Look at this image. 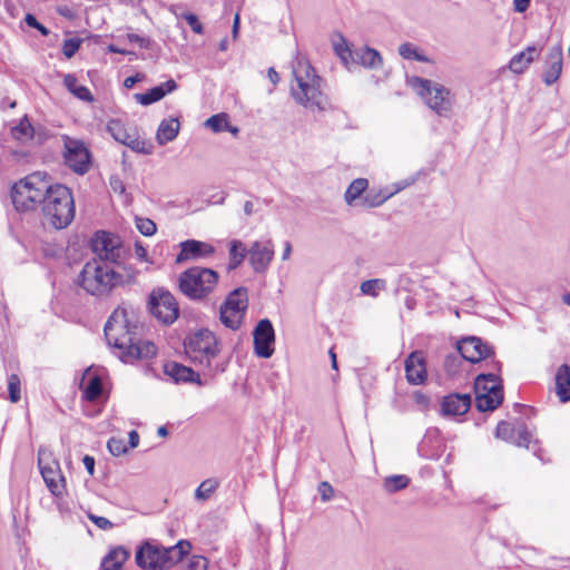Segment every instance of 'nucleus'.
Returning a JSON list of instances; mask_svg holds the SVG:
<instances>
[{
    "instance_id": "1",
    "label": "nucleus",
    "mask_w": 570,
    "mask_h": 570,
    "mask_svg": "<svg viewBox=\"0 0 570 570\" xmlns=\"http://www.w3.org/2000/svg\"><path fill=\"white\" fill-rule=\"evenodd\" d=\"M137 330L127 320L125 308L120 307L114 311L105 325L108 344L121 351V360L126 363L149 360L157 355V346L151 341L139 340Z\"/></svg>"
},
{
    "instance_id": "2",
    "label": "nucleus",
    "mask_w": 570,
    "mask_h": 570,
    "mask_svg": "<svg viewBox=\"0 0 570 570\" xmlns=\"http://www.w3.org/2000/svg\"><path fill=\"white\" fill-rule=\"evenodd\" d=\"M50 177L40 171L31 173L14 181L10 188V197L14 209L30 213L41 207L51 186Z\"/></svg>"
},
{
    "instance_id": "3",
    "label": "nucleus",
    "mask_w": 570,
    "mask_h": 570,
    "mask_svg": "<svg viewBox=\"0 0 570 570\" xmlns=\"http://www.w3.org/2000/svg\"><path fill=\"white\" fill-rule=\"evenodd\" d=\"M293 75L296 82L291 88L293 98L305 108L324 110L326 97L321 90V78L309 61L297 59L293 66Z\"/></svg>"
},
{
    "instance_id": "4",
    "label": "nucleus",
    "mask_w": 570,
    "mask_h": 570,
    "mask_svg": "<svg viewBox=\"0 0 570 570\" xmlns=\"http://www.w3.org/2000/svg\"><path fill=\"white\" fill-rule=\"evenodd\" d=\"M190 549L191 544L186 540L168 548L147 541L136 551L135 560L142 570H166L181 561Z\"/></svg>"
},
{
    "instance_id": "5",
    "label": "nucleus",
    "mask_w": 570,
    "mask_h": 570,
    "mask_svg": "<svg viewBox=\"0 0 570 570\" xmlns=\"http://www.w3.org/2000/svg\"><path fill=\"white\" fill-rule=\"evenodd\" d=\"M40 208L42 217L49 226L55 229L67 228L76 214L72 191L67 186L55 183Z\"/></svg>"
},
{
    "instance_id": "6",
    "label": "nucleus",
    "mask_w": 570,
    "mask_h": 570,
    "mask_svg": "<svg viewBox=\"0 0 570 570\" xmlns=\"http://www.w3.org/2000/svg\"><path fill=\"white\" fill-rule=\"evenodd\" d=\"M119 275L116 266L101 259H90L79 274V285L88 294L97 297L109 296L119 287Z\"/></svg>"
},
{
    "instance_id": "7",
    "label": "nucleus",
    "mask_w": 570,
    "mask_h": 570,
    "mask_svg": "<svg viewBox=\"0 0 570 570\" xmlns=\"http://www.w3.org/2000/svg\"><path fill=\"white\" fill-rule=\"evenodd\" d=\"M219 275L216 271L206 267L194 266L179 276V289L190 299H206L218 285Z\"/></svg>"
},
{
    "instance_id": "8",
    "label": "nucleus",
    "mask_w": 570,
    "mask_h": 570,
    "mask_svg": "<svg viewBox=\"0 0 570 570\" xmlns=\"http://www.w3.org/2000/svg\"><path fill=\"white\" fill-rule=\"evenodd\" d=\"M184 347L193 363L209 367L222 352V342L213 331L199 328L185 340Z\"/></svg>"
},
{
    "instance_id": "9",
    "label": "nucleus",
    "mask_w": 570,
    "mask_h": 570,
    "mask_svg": "<svg viewBox=\"0 0 570 570\" xmlns=\"http://www.w3.org/2000/svg\"><path fill=\"white\" fill-rule=\"evenodd\" d=\"M411 86L438 115L446 116L451 111V92L448 88L420 77H413L411 79Z\"/></svg>"
},
{
    "instance_id": "10",
    "label": "nucleus",
    "mask_w": 570,
    "mask_h": 570,
    "mask_svg": "<svg viewBox=\"0 0 570 570\" xmlns=\"http://www.w3.org/2000/svg\"><path fill=\"white\" fill-rule=\"evenodd\" d=\"M475 406L479 411H493L503 401L501 379L495 374H480L474 381Z\"/></svg>"
},
{
    "instance_id": "11",
    "label": "nucleus",
    "mask_w": 570,
    "mask_h": 570,
    "mask_svg": "<svg viewBox=\"0 0 570 570\" xmlns=\"http://www.w3.org/2000/svg\"><path fill=\"white\" fill-rule=\"evenodd\" d=\"M107 130L118 142L129 147L136 153L149 155L153 153L154 145L140 136L136 125L125 121L120 118H112L107 124Z\"/></svg>"
},
{
    "instance_id": "12",
    "label": "nucleus",
    "mask_w": 570,
    "mask_h": 570,
    "mask_svg": "<svg viewBox=\"0 0 570 570\" xmlns=\"http://www.w3.org/2000/svg\"><path fill=\"white\" fill-rule=\"evenodd\" d=\"M248 307L247 289L238 287L230 292L219 308L222 324L232 330L240 328Z\"/></svg>"
},
{
    "instance_id": "13",
    "label": "nucleus",
    "mask_w": 570,
    "mask_h": 570,
    "mask_svg": "<svg viewBox=\"0 0 570 570\" xmlns=\"http://www.w3.org/2000/svg\"><path fill=\"white\" fill-rule=\"evenodd\" d=\"M38 465L51 494L58 498L63 497L67 491L66 479L59 462L52 458L51 452L40 449L38 451Z\"/></svg>"
},
{
    "instance_id": "14",
    "label": "nucleus",
    "mask_w": 570,
    "mask_h": 570,
    "mask_svg": "<svg viewBox=\"0 0 570 570\" xmlns=\"http://www.w3.org/2000/svg\"><path fill=\"white\" fill-rule=\"evenodd\" d=\"M90 247L97 256L94 259H101L108 264L117 263L122 257V243L116 234L100 230L91 238Z\"/></svg>"
},
{
    "instance_id": "15",
    "label": "nucleus",
    "mask_w": 570,
    "mask_h": 570,
    "mask_svg": "<svg viewBox=\"0 0 570 570\" xmlns=\"http://www.w3.org/2000/svg\"><path fill=\"white\" fill-rule=\"evenodd\" d=\"M149 307L151 314L166 325L173 324L179 315L178 303L167 291H154L150 294Z\"/></svg>"
},
{
    "instance_id": "16",
    "label": "nucleus",
    "mask_w": 570,
    "mask_h": 570,
    "mask_svg": "<svg viewBox=\"0 0 570 570\" xmlns=\"http://www.w3.org/2000/svg\"><path fill=\"white\" fill-rule=\"evenodd\" d=\"M66 164L77 174H85L90 169V153L81 140L68 138L65 141Z\"/></svg>"
},
{
    "instance_id": "17",
    "label": "nucleus",
    "mask_w": 570,
    "mask_h": 570,
    "mask_svg": "<svg viewBox=\"0 0 570 570\" xmlns=\"http://www.w3.org/2000/svg\"><path fill=\"white\" fill-rule=\"evenodd\" d=\"M254 351L259 357L268 358L274 353L275 332L269 320H261L253 331Z\"/></svg>"
},
{
    "instance_id": "18",
    "label": "nucleus",
    "mask_w": 570,
    "mask_h": 570,
    "mask_svg": "<svg viewBox=\"0 0 570 570\" xmlns=\"http://www.w3.org/2000/svg\"><path fill=\"white\" fill-rule=\"evenodd\" d=\"M456 350L464 360L471 363H478L493 354L492 347L475 336L459 341Z\"/></svg>"
},
{
    "instance_id": "19",
    "label": "nucleus",
    "mask_w": 570,
    "mask_h": 570,
    "mask_svg": "<svg viewBox=\"0 0 570 570\" xmlns=\"http://www.w3.org/2000/svg\"><path fill=\"white\" fill-rule=\"evenodd\" d=\"M406 381L412 385L424 384L428 380L426 358L422 351H413L404 362Z\"/></svg>"
},
{
    "instance_id": "20",
    "label": "nucleus",
    "mask_w": 570,
    "mask_h": 570,
    "mask_svg": "<svg viewBox=\"0 0 570 570\" xmlns=\"http://www.w3.org/2000/svg\"><path fill=\"white\" fill-rule=\"evenodd\" d=\"M214 252V246L208 243L196 239H188L180 243V252L176 257V263H183L187 261H195L203 257H208L213 255Z\"/></svg>"
},
{
    "instance_id": "21",
    "label": "nucleus",
    "mask_w": 570,
    "mask_h": 570,
    "mask_svg": "<svg viewBox=\"0 0 570 570\" xmlns=\"http://www.w3.org/2000/svg\"><path fill=\"white\" fill-rule=\"evenodd\" d=\"M471 407V395L469 393H451L443 396L441 411L443 415H463Z\"/></svg>"
},
{
    "instance_id": "22",
    "label": "nucleus",
    "mask_w": 570,
    "mask_h": 570,
    "mask_svg": "<svg viewBox=\"0 0 570 570\" xmlns=\"http://www.w3.org/2000/svg\"><path fill=\"white\" fill-rule=\"evenodd\" d=\"M164 373L171 377L176 383L202 384L198 373H196L191 367L176 361L166 362L164 364Z\"/></svg>"
},
{
    "instance_id": "23",
    "label": "nucleus",
    "mask_w": 570,
    "mask_h": 570,
    "mask_svg": "<svg viewBox=\"0 0 570 570\" xmlns=\"http://www.w3.org/2000/svg\"><path fill=\"white\" fill-rule=\"evenodd\" d=\"M249 261L255 271H264L273 258L274 249L271 243L261 244L258 242L249 249Z\"/></svg>"
},
{
    "instance_id": "24",
    "label": "nucleus",
    "mask_w": 570,
    "mask_h": 570,
    "mask_svg": "<svg viewBox=\"0 0 570 570\" xmlns=\"http://www.w3.org/2000/svg\"><path fill=\"white\" fill-rule=\"evenodd\" d=\"M177 89V83L174 79H169L159 86L153 87L144 94L136 95L137 101L144 106H148L163 99L167 94Z\"/></svg>"
},
{
    "instance_id": "25",
    "label": "nucleus",
    "mask_w": 570,
    "mask_h": 570,
    "mask_svg": "<svg viewBox=\"0 0 570 570\" xmlns=\"http://www.w3.org/2000/svg\"><path fill=\"white\" fill-rule=\"evenodd\" d=\"M562 49L561 47H554L548 53V66L543 73V80L547 85L554 83L562 71Z\"/></svg>"
},
{
    "instance_id": "26",
    "label": "nucleus",
    "mask_w": 570,
    "mask_h": 570,
    "mask_svg": "<svg viewBox=\"0 0 570 570\" xmlns=\"http://www.w3.org/2000/svg\"><path fill=\"white\" fill-rule=\"evenodd\" d=\"M129 558V552L124 547H115L102 559L99 570H122V566Z\"/></svg>"
},
{
    "instance_id": "27",
    "label": "nucleus",
    "mask_w": 570,
    "mask_h": 570,
    "mask_svg": "<svg viewBox=\"0 0 570 570\" xmlns=\"http://www.w3.org/2000/svg\"><path fill=\"white\" fill-rule=\"evenodd\" d=\"M538 55L539 50L534 46H528L523 51L511 58L509 69L514 73H522Z\"/></svg>"
},
{
    "instance_id": "28",
    "label": "nucleus",
    "mask_w": 570,
    "mask_h": 570,
    "mask_svg": "<svg viewBox=\"0 0 570 570\" xmlns=\"http://www.w3.org/2000/svg\"><path fill=\"white\" fill-rule=\"evenodd\" d=\"M180 129V122L177 118H169L163 120L156 132V139L159 145H165L169 141H173Z\"/></svg>"
},
{
    "instance_id": "29",
    "label": "nucleus",
    "mask_w": 570,
    "mask_h": 570,
    "mask_svg": "<svg viewBox=\"0 0 570 570\" xmlns=\"http://www.w3.org/2000/svg\"><path fill=\"white\" fill-rule=\"evenodd\" d=\"M556 392L561 402L570 401V366L561 365L556 375Z\"/></svg>"
},
{
    "instance_id": "30",
    "label": "nucleus",
    "mask_w": 570,
    "mask_h": 570,
    "mask_svg": "<svg viewBox=\"0 0 570 570\" xmlns=\"http://www.w3.org/2000/svg\"><path fill=\"white\" fill-rule=\"evenodd\" d=\"M63 85L69 92H71L75 97L80 100L92 102L95 100L91 91L88 87L79 85L78 79L72 73H67L63 77Z\"/></svg>"
},
{
    "instance_id": "31",
    "label": "nucleus",
    "mask_w": 570,
    "mask_h": 570,
    "mask_svg": "<svg viewBox=\"0 0 570 570\" xmlns=\"http://www.w3.org/2000/svg\"><path fill=\"white\" fill-rule=\"evenodd\" d=\"M111 265L116 266V273L120 277L119 287H124L136 282L139 271L135 266L129 263L121 262L120 259Z\"/></svg>"
},
{
    "instance_id": "32",
    "label": "nucleus",
    "mask_w": 570,
    "mask_h": 570,
    "mask_svg": "<svg viewBox=\"0 0 570 570\" xmlns=\"http://www.w3.org/2000/svg\"><path fill=\"white\" fill-rule=\"evenodd\" d=\"M11 136L16 140H30L35 137V128L27 116H23L20 121L11 128Z\"/></svg>"
},
{
    "instance_id": "33",
    "label": "nucleus",
    "mask_w": 570,
    "mask_h": 570,
    "mask_svg": "<svg viewBox=\"0 0 570 570\" xmlns=\"http://www.w3.org/2000/svg\"><path fill=\"white\" fill-rule=\"evenodd\" d=\"M368 181L365 178H356L354 179L350 186L347 187L344 198L345 202L351 205L355 199H357L367 188Z\"/></svg>"
},
{
    "instance_id": "34",
    "label": "nucleus",
    "mask_w": 570,
    "mask_h": 570,
    "mask_svg": "<svg viewBox=\"0 0 570 570\" xmlns=\"http://www.w3.org/2000/svg\"><path fill=\"white\" fill-rule=\"evenodd\" d=\"M246 248L239 240H233L229 248V269L238 267L245 258Z\"/></svg>"
},
{
    "instance_id": "35",
    "label": "nucleus",
    "mask_w": 570,
    "mask_h": 570,
    "mask_svg": "<svg viewBox=\"0 0 570 570\" xmlns=\"http://www.w3.org/2000/svg\"><path fill=\"white\" fill-rule=\"evenodd\" d=\"M102 392V381L100 376L95 375L90 377L88 385L83 391V399L94 402L96 401Z\"/></svg>"
},
{
    "instance_id": "36",
    "label": "nucleus",
    "mask_w": 570,
    "mask_h": 570,
    "mask_svg": "<svg viewBox=\"0 0 570 570\" xmlns=\"http://www.w3.org/2000/svg\"><path fill=\"white\" fill-rule=\"evenodd\" d=\"M358 57L361 65L364 67L376 68L382 65V58L374 49L365 48Z\"/></svg>"
},
{
    "instance_id": "37",
    "label": "nucleus",
    "mask_w": 570,
    "mask_h": 570,
    "mask_svg": "<svg viewBox=\"0 0 570 570\" xmlns=\"http://www.w3.org/2000/svg\"><path fill=\"white\" fill-rule=\"evenodd\" d=\"M385 288V281L380 278L367 279L361 284V292L364 295L377 297L379 293Z\"/></svg>"
},
{
    "instance_id": "38",
    "label": "nucleus",
    "mask_w": 570,
    "mask_h": 570,
    "mask_svg": "<svg viewBox=\"0 0 570 570\" xmlns=\"http://www.w3.org/2000/svg\"><path fill=\"white\" fill-rule=\"evenodd\" d=\"M8 392L11 403H18L21 400V380L18 374L8 376Z\"/></svg>"
},
{
    "instance_id": "39",
    "label": "nucleus",
    "mask_w": 570,
    "mask_h": 570,
    "mask_svg": "<svg viewBox=\"0 0 570 570\" xmlns=\"http://www.w3.org/2000/svg\"><path fill=\"white\" fill-rule=\"evenodd\" d=\"M514 435L510 443L520 446L528 448L531 442V433L523 424H518L514 429Z\"/></svg>"
},
{
    "instance_id": "40",
    "label": "nucleus",
    "mask_w": 570,
    "mask_h": 570,
    "mask_svg": "<svg viewBox=\"0 0 570 570\" xmlns=\"http://www.w3.org/2000/svg\"><path fill=\"white\" fill-rule=\"evenodd\" d=\"M228 115L225 112L216 114L209 117L205 125L210 128L214 132L225 131L227 128Z\"/></svg>"
},
{
    "instance_id": "41",
    "label": "nucleus",
    "mask_w": 570,
    "mask_h": 570,
    "mask_svg": "<svg viewBox=\"0 0 570 570\" xmlns=\"http://www.w3.org/2000/svg\"><path fill=\"white\" fill-rule=\"evenodd\" d=\"M515 426H517L515 424H512L507 421L499 422L497 425V429H495L497 438L510 443L515 433L514 432Z\"/></svg>"
},
{
    "instance_id": "42",
    "label": "nucleus",
    "mask_w": 570,
    "mask_h": 570,
    "mask_svg": "<svg viewBox=\"0 0 570 570\" xmlns=\"http://www.w3.org/2000/svg\"><path fill=\"white\" fill-rule=\"evenodd\" d=\"M218 482L213 479L203 481L196 490V498L207 500L217 489Z\"/></svg>"
},
{
    "instance_id": "43",
    "label": "nucleus",
    "mask_w": 570,
    "mask_h": 570,
    "mask_svg": "<svg viewBox=\"0 0 570 570\" xmlns=\"http://www.w3.org/2000/svg\"><path fill=\"white\" fill-rule=\"evenodd\" d=\"M410 479L406 475H393L385 479V488L390 492H395L407 487Z\"/></svg>"
},
{
    "instance_id": "44",
    "label": "nucleus",
    "mask_w": 570,
    "mask_h": 570,
    "mask_svg": "<svg viewBox=\"0 0 570 570\" xmlns=\"http://www.w3.org/2000/svg\"><path fill=\"white\" fill-rule=\"evenodd\" d=\"M334 50L346 67L354 60L353 52L344 39L334 45Z\"/></svg>"
},
{
    "instance_id": "45",
    "label": "nucleus",
    "mask_w": 570,
    "mask_h": 570,
    "mask_svg": "<svg viewBox=\"0 0 570 570\" xmlns=\"http://www.w3.org/2000/svg\"><path fill=\"white\" fill-rule=\"evenodd\" d=\"M400 55L405 59H413L417 61H428V58L421 56L417 49L411 43H403L399 48Z\"/></svg>"
},
{
    "instance_id": "46",
    "label": "nucleus",
    "mask_w": 570,
    "mask_h": 570,
    "mask_svg": "<svg viewBox=\"0 0 570 570\" xmlns=\"http://www.w3.org/2000/svg\"><path fill=\"white\" fill-rule=\"evenodd\" d=\"M136 227L144 236H153L157 230L156 224L145 217L136 218Z\"/></svg>"
},
{
    "instance_id": "47",
    "label": "nucleus",
    "mask_w": 570,
    "mask_h": 570,
    "mask_svg": "<svg viewBox=\"0 0 570 570\" xmlns=\"http://www.w3.org/2000/svg\"><path fill=\"white\" fill-rule=\"evenodd\" d=\"M107 448L109 452L115 456L122 455L128 451L125 441L119 438H110L107 442Z\"/></svg>"
},
{
    "instance_id": "48",
    "label": "nucleus",
    "mask_w": 570,
    "mask_h": 570,
    "mask_svg": "<svg viewBox=\"0 0 570 570\" xmlns=\"http://www.w3.org/2000/svg\"><path fill=\"white\" fill-rule=\"evenodd\" d=\"M81 43L82 40L78 38L66 39L62 45V53L68 59L72 58L80 49Z\"/></svg>"
},
{
    "instance_id": "49",
    "label": "nucleus",
    "mask_w": 570,
    "mask_h": 570,
    "mask_svg": "<svg viewBox=\"0 0 570 570\" xmlns=\"http://www.w3.org/2000/svg\"><path fill=\"white\" fill-rule=\"evenodd\" d=\"M208 569V560L202 556H191L186 564L184 566V570H207Z\"/></svg>"
},
{
    "instance_id": "50",
    "label": "nucleus",
    "mask_w": 570,
    "mask_h": 570,
    "mask_svg": "<svg viewBox=\"0 0 570 570\" xmlns=\"http://www.w3.org/2000/svg\"><path fill=\"white\" fill-rule=\"evenodd\" d=\"M180 18L184 19L188 23V26L195 33L202 35L204 32L203 23L200 22V20L198 19V17L195 13L189 12V11L183 12L180 14Z\"/></svg>"
},
{
    "instance_id": "51",
    "label": "nucleus",
    "mask_w": 570,
    "mask_h": 570,
    "mask_svg": "<svg viewBox=\"0 0 570 570\" xmlns=\"http://www.w3.org/2000/svg\"><path fill=\"white\" fill-rule=\"evenodd\" d=\"M390 196L391 195H384L381 191L375 194H367L364 197L363 203L366 207L373 208L382 205Z\"/></svg>"
},
{
    "instance_id": "52",
    "label": "nucleus",
    "mask_w": 570,
    "mask_h": 570,
    "mask_svg": "<svg viewBox=\"0 0 570 570\" xmlns=\"http://www.w3.org/2000/svg\"><path fill=\"white\" fill-rule=\"evenodd\" d=\"M88 519L95 523L99 529L101 530H110L112 529L114 524L111 521H109L107 518L105 517H99V515H96L94 513H88Z\"/></svg>"
},
{
    "instance_id": "53",
    "label": "nucleus",
    "mask_w": 570,
    "mask_h": 570,
    "mask_svg": "<svg viewBox=\"0 0 570 570\" xmlns=\"http://www.w3.org/2000/svg\"><path fill=\"white\" fill-rule=\"evenodd\" d=\"M135 255L138 261L153 264V259L149 257L147 249L144 247L141 242L135 243Z\"/></svg>"
},
{
    "instance_id": "54",
    "label": "nucleus",
    "mask_w": 570,
    "mask_h": 570,
    "mask_svg": "<svg viewBox=\"0 0 570 570\" xmlns=\"http://www.w3.org/2000/svg\"><path fill=\"white\" fill-rule=\"evenodd\" d=\"M127 39H128L129 42L136 43L140 48H148L149 45H150L149 39H147L145 37H141L139 35H136V33H128L127 35Z\"/></svg>"
},
{
    "instance_id": "55",
    "label": "nucleus",
    "mask_w": 570,
    "mask_h": 570,
    "mask_svg": "<svg viewBox=\"0 0 570 570\" xmlns=\"http://www.w3.org/2000/svg\"><path fill=\"white\" fill-rule=\"evenodd\" d=\"M320 491H321L322 499L324 501L330 500L334 492L332 485L328 482H322L320 485Z\"/></svg>"
},
{
    "instance_id": "56",
    "label": "nucleus",
    "mask_w": 570,
    "mask_h": 570,
    "mask_svg": "<svg viewBox=\"0 0 570 570\" xmlns=\"http://www.w3.org/2000/svg\"><path fill=\"white\" fill-rule=\"evenodd\" d=\"M530 1L531 0H513L514 11L519 13L524 12L529 8Z\"/></svg>"
},
{
    "instance_id": "57",
    "label": "nucleus",
    "mask_w": 570,
    "mask_h": 570,
    "mask_svg": "<svg viewBox=\"0 0 570 570\" xmlns=\"http://www.w3.org/2000/svg\"><path fill=\"white\" fill-rule=\"evenodd\" d=\"M83 465L90 475L95 472V459L91 455H85L82 459Z\"/></svg>"
},
{
    "instance_id": "58",
    "label": "nucleus",
    "mask_w": 570,
    "mask_h": 570,
    "mask_svg": "<svg viewBox=\"0 0 570 570\" xmlns=\"http://www.w3.org/2000/svg\"><path fill=\"white\" fill-rule=\"evenodd\" d=\"M267 77L273 85H277L281 80L278 72L273 67L268 68Z\"/></svg>"
},
{
    "instance_id": "59",
    "label": "nucleus",
    "mask_w": 570,
    "mask_h": 570,
    "mask_svg": "<svg viewBox=\"0 0 570 570\" xmlns=\"http://www.w3.org/2000/svg\"><path fill=\"white\" fill-rule=\"evenodd\" d=\"M138 443H139V434L137 431L131 430L129 432V448L134 449L138 445Z\"/></svg>"
},
{
    "instance_id": "60",
    "label": "nucleus",
    "mask_w": 570,
    "mask_h": 570,
    "mask_svg": "<svg viewBox=\"0 0 570 570\" xmlns=\"http://www.w3.org/2000/svg\"><path fill=\"white\" fill-rule=\"evenodd\" d=\"M24 21L31 28L37 27V24L39 23V21L32 13H27L24 17Z\"/></svg>"
},
{
    "instance_id": "61",
    "label": "nucleus",
    "mask_w": 570,
    "mask_h": 570,
    "mask_svg": "<svg viewBox=\"0 0 570 570\" xmlns=\"http://www.w3.org/2000/svg\"><path fill=\"white\" fill-rule=\"evenodd\" d=\"M456 361H458V357H456L455 355H449V356H446V358H445V361H444V367H445L448 371H450V368H451L452 366H454V365H455Z\"/></svg>"
},
{
    "instance_id": "62",
    "label": "nucleus",
    "mask_w": 570,
    "mask_h": 570,
    "mask_svg": "<svg viewBox=\"0 0 570 570\" xmlns=\"http://www.w3.org/2000/svg\"><path fill=\"white\" fill-rule=\"evenodd\" d=\"M35 29H37L45 37H47L50 33L49 29L40 22L37 24V27H35Z\"/></svg>"
},
{
    "instance_id": "63",
    "label": "nucleus",
    "mask_w": 570,
    "mask_h": 570,
    "mask_svg": "<svg viewBox=\"0 0 570 570\" xmlns=\"http://www.w3.org/2000/svg\"><path fill=\"white\" fill-rule=\"evenodd\" d=\"M108 50H109L110 52H114V53H121V55H128V53H129L128 51H126V50H124V49H120V48L116 47L115 45H110V46L108 47Z\"/></svg>"
},
{
    "instance_id": "64",
    "label": "nucleus",
    "mask_w": 570,
    "mask_h": 570,
    "mask_svg": "<svg viewBox=\"0 0 570 570\" xmlns=\"http://www.w3.org/2000/svg\"><path fill=\"white\" fill-rule=\"evenodd\" d=\"M291 252H292V245L289 242H286L284 253H283V259H287L291 255Z\"/></svg>"
}]
</instances>
